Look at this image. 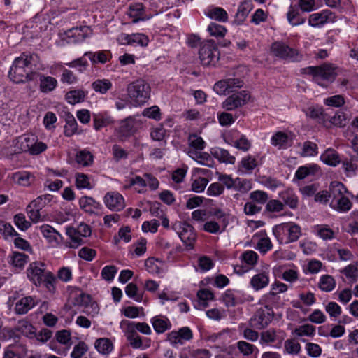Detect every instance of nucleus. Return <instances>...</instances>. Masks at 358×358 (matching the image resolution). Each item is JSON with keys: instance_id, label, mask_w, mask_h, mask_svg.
<instances>
[{"instance_id": "nucleus-28", "label": "nucleus", "mask_w": 358, "mask_h": 358, "mask_svg": "<svg viewBox=\"0 0 358 358\" xmlns=\"http://www.w3.org/2000/svg\"><path fill=\"white\" fill-rule=\"evenodd\" d=\"M188 155L198 163L210 167L213 164V158L207 152L200 151L189 150Z\"/></svg>"}, {"instance_id": "nucleus-17", "label": "nucleus", "mask_w": 358, "mask_h": 358, "mask_svg": "<svg viewBox=\"0 0 358 358\" xmlns=\"http://www.w3.org/2000/svg\"><path fill=\"white\" fill-rule=\"evenodd\" d=\"M333 13L329 10H324L321 13L311 14L308 23L312 27H318L333 20Z\"/></svg>"}, {"instance_id": "nucleus-19", "label": "nucleus", "mask_w": 358, "mask_h": 358, "mask_svg": "<svg viewBox=\"0 0 358 358\" xmlns=\"http://www.w3.org/2000/svg\"><path fill=\"white\" fill-rule=\"evenodd\" d=\"M73 303L76 306L85 307L87 309L91 308L92 314L98 313V305L91 301V297L88 294L80 293L75 298ZM84 312L87 314L91 313L88 310H84Z\"/></svg>"}, {"instance_id": "nucleus-43", "label": "nucleus", "mask_w": 358, "mask_h": 358, "mask_svg": "<svg viewBox=\"0 0 358 358\" xmlns=\"http://www.w3.org/2000/svg\"><path fill=\"white\" fill-rule=\"evenodd\" d=\"M318 153V147L316 143L311 141H306L303 143L301 157H313Z\"/></svg>"}, {"instance_id": "nucleus-55", "label": "nucleus", "mask_w": 358, "mask_h": 358, "mask_svg": "<svg viewBox=\"0 0 358 358\" xmlns=\"http://www.w3.org/2000/svg\"><path fill=\"white\" fill-rule=\"evenodd\" d=\"M283 209L284 203L278 199H271L266 205V210L271 213H279Z\"/></svg>"}, {"instance_id": "nucleus-64", "label": "nucleus", "mask_w": 358, "mask_h": 358, "mask_svg": "<svg viewBox=\"0 0 358 358\" xmlns=\"http://www.w3.org/2000/svg\"><path fill=\"white\" fill-rule=\"evenodd\" d=\"M87 346L84 342H79L74 348L71 354L73 358H81L87 352Z\"/></svg>"}, {"instance_id": "nucleus-57", "label": "nucleus", "mask_w": 358, "mask_h": 358, "mask_svg": "<svg viewBox=\"0 0 358 358\" xmlns=\"http://www.w3.org/2000/svg\"><path fill=\"white\" fill-rule=\"evenodd\" d=\"M14 222L15 225L22 231H25L31 227V223L26 220L25 215L22 213L15 215Z\"/></svg>"}, {"instance_id": "nucleus-60", "label": "nucleus", "mask_w": 358, "mask_h": 358, "mask_svg": "<svg viewBox=\"0 0 358 358\" xmlns=\"http://www.w3.org/2000/svg\"><path fill=\"white\" fill-rule=\"evenodd\" d=\"M208 31L211 36H224L227 32L224 27L213 22L209 24Z\"/></svg>"}, {"instance_id": "nucleus-26", "label": "nucleus", "mask_w": 358, "mask_h": 358, "mask_svg": "<svg viewBox=\"0 0 358 358\" xmlns=\"http://www.w3.org/2000/svg\"><path fill=\"white\" fill-rule=\"evenodd\" d=\"M179 237L187 247L189 249L193 248L196 240V234L194 231V228L190 224L184 228Z\"/></svg>"}, {"instance_id": "nucleus-4", "label": "nucleus", "mask_w": 358, "mask_h": 358, "mask_svg": "<svg viewBox=\"0 0 358 358\" xmlns=\"http://www.w3.org/2000/svg\"><path fill=\"white\" fill-rule=\"evenodd\" d=\"M127 92L134 106H142L149 100L151 87L145 80L138 79L129 84Z\"/></svg>"}, {"instance_id": "nucleus-61", "label": "nucleus", "mask_w": 358, "mask_h": 358, "mask_svg": "<svg viewBox=\"0 0 358 358\" xmlns=\"http://www.w3.org/2000/svg\"><path fill=\"white\" fill-rule=\"evenodd\" d=\"M272 246L273 245L270 238L263 237L258 241L256 248L259 250L260 252L265 254L272 248Z\"/></svg>"}, {"instance_id": "nucleus-23", "label": "nucleus", "mask_w": 358, "mask_h": 358, "mask_svg": "<svg viewBox=\"0 0 358 358\" xmlns=\"http://www.w3.org/2000/svg\"><path fill=\"white\" fill-rule=\"evenodd\" d=\"M250 283L255 291H259L268 285V275L265 272L256 274L251 278Z\"/></svg>"}, {"instance_id": "nucleus-52", "label": "nucleus", "mask_w": 358, "mask_h": 358, "mask_svg": "<svg viewBox=\"0 0 358 358\" xmlns=\"http://www.w3.org/2000/svg\"><path fill=\"white\" fill-rule=\"evenodd\" d=\"M288 141L287 135L282 131L276 132L271 138V144L280 148L284 146Z\"/></svg>"}, {"instance_id": "nucleus-47", "label": "nucleus", "mask_w": 358, "mask_h": 358, "mask_svg": "<svg viewBox=\"0 0 358 358\" xmlns=\"http://www.w3.org/2000/svg\"><path fill=\"white\" fill-rule=\"evenodd\" d=\"M342 273L351 280V282H357L358 278V264L347 266L342 271Z\"/></svg>"}, {"instance_id": "nucleus-58", "label": "nucleus", "mask_w": 358, "mask_h": 358, "mask_svg": "<svg viewBox=\"0 0 358 358\" xmlns=\"http://www.w3.org/2000/svg\"><path fill=\"white\" fill-rule=\"evenodd\" d=\"M208 183V180L206 178L199 177L192 184V189L194 192L201 193L204 191Z\"/></svg>"}, {"instance_id": "nucleus-32", "label": "nucleus", "mask_w": 358, "mask_h": 358, "mask_svg": "<svg viewBox=\"0 0 358 358\" xmlns=\"http://www.w3.org/2000/svg\"><path fill=\"white\" fill-rule=\"evenodd\" d=\"M207 15L210 18L225 22L228 20V14L224 9L220 7L210 8L207 12Z\"/></svg>"}, {"instance_id": "nucleus-27", "label": "nucleus", "mask_w": 358, "mask_h": 358, "mask_svg": "<svg viewBox=\"0 0 358 358\" xmlns=\"http://www.w3.org/2000/svg\"><path fill=\"white\" fill-rule=\"evenodd\" d=\"M87 92L82 90H73L68 92L65 95L67 102L71 105H75L84 101Z\"/></svg>"}, {"instance_id": "nucleus-45", "label": "nucleus", "mask_w": 358, "mask_h": 358, "mask_svg": "<svg viewBox=\"0 0 358 358\" xmlns=\"http://www.w3.org/2000/svg\"><path fill=\"white\" fill-rule=\"evenodd\" d=\"M222 301L227 307H233L241 302L239 299L235 295L234 292L231 290H227L222 295Z\"/></svg>"}, {"instance_id": "nucleus-54", "label": "nucleus", "mask_w": 358, "mask_h": 358, "mask_svg": "<svg viewBox=\"0 0 358 358\" xmlns=\"http://www.w3.org/2000/svg\"><path fill=\"white\" fill-rule=\"evenodd\" d=\"M76 185L78 189L91 188L88 176L82 173L76 174Z\"/></svg>"}, {"instance_id": "nucleus-41", "label": "nucleus", "mask_w": 358, "mask_h": 358, "mask_svg": "<svg viewBox=\"0 0 358 358\" xmlns=\"http://www.w3.org/2000/svg\"><path fill=\"white\" fill-rule=\"evenodd\" d=\"M213 155L222 162L231 164H234L235 163V157L231 155L227 150L218 148L214 151Z\"/></svg>"}, {"instance_id": "nucleus-8", "label": "nucleus", "mask_w": 358, "mask_h": 358, "mask_svg": "<svg viewBox=\"0 0 358 358\" xmlns=\"http://www.w3.org/2000/svg\"><path fill=\"white\" fill-rule=\"evenodd\" d=\"M271 50L273 55L282 59L296 62L302 58L297 50L290 48L282 41L274 42L271 45Z\"/></svg>"}, {"instance_id": "nucleus-51", "label": "nucleus", "mask_w": 358, "mask_h": 358, "mask_svg": "<svg viewBox=\"0 0 358 358\" xmlns=\"http://www.w3.org/2000/svg\"><path fill=\"white\" fill-rule=\"evenodd\" d=\"M93 122L94 129L99 131L102 127H106L112 124L113 120L110 117L96 115L94 117Z\"/></svg>"}, {"instance_id": "nucleus-11", "label": "nucleus", "mask_w": 358, "mask_h": 358, "mask_svg": "<svg viewBox=\"0 0 358 358\" xmlns=\"http://www.w3.org/2000/svg\"><path fill=\"white\" fill-rule=\"evenodd\" d=\"M243 84V80L240 78H227L217 81L214 85L213 90L219 95H225L242 87Z\"/></svg>"}, {"instance_id": "nucleus-5", "label": "nucleus", "mask_w": 358, "mask_h": 358, "mask_svg": "<svg viewBox=\"0 0 358 358\" xmlns=\"http://www.w3.org/2000/svg\"><path fill=\"white\" fill-rule=\"evenodd\" d=\"M273 232L280 243H289L299 239L301 227L294 222L282 223L275 226Z\"/></svg>"}, {"instance_id": "nucleus-2", "label": "nucleus", "mask_w": 358, "mask_h": 358, "mask_svg": "<svg viewBox=\"0 0 358 358\" xmlns=\"http://www.w3.org/2000/svg\"><path fill=\"white\" fill-rule=\"evenodd\" d=\"M331 189L333 199L329 203L330 207L340 213L348 212L352 208V203L346 195L350 194L348 189L338 181L331 182Z\"/></svg>"}, {"instance_id": "nucleus-25", "label": "nucleus", "mask_w": 358, "mask_h": 358, "mask_svg": "<svg viewBox=\"0 0 358 358\" xmlns=\"http://www.w3.org/2000/svg\"><path fill=\"white\" fill-rule=\"evenodd\" d=\"M94 347L100 354L107 355L113 351V343L110 338H100L96 340Z\"/></svg>"}, {"instance_id": "nucleus-15", "label": "nucleus", "mask_w": 358, "mask_h": 358, "mask_svg": "<svg viewBox=\"0 0 358 358\" xmlns=\"http://www.w3.org/2000/svg\"><path fill=\"white\" fill-rule=\"evenodd\" d=\"M104 203L113 211H120L125 206L123 196L117 192H108L104 196Z\"/></svg>"}, {"instance_id": "nucleus-37", "label": "nucleus", "mask_w": 358, "mask_h": 358, "mask_svg": "<svg viewBox=\"0 0 358 358\" xmlns=\"http://www.w3.org/2000/svg\"><path fill=\"white\" fill-rule=\"evenodd\" d=\"M154 329L159 334L164 332L171 327L169 320L166 317H155L152 322Z\"/></svg>"}, {"instance_id": "nucleus-12", "label": "nucleus", "mask_w": 358, "mask_h": 358, "mask_svg": "<svg viewBox=\"0 0 358 358\" xmlns=\"http://www.w3.org/2000/svg\"><path fill=\"white\" fill-rule=\"evenodd\" d=\"M135 124L136 120L131 116L121 121L120 127L115 130L120 141H124L136 132Z\"/></svg>"}, {"instance_id": "nucleus-31", "label": "nucleus", "mask_w": 358, "mask_h": 358, "mask_svg": "<svg viewBox=\"0 0 358 358\" xmlns=\"http://www.w3.org/2000/svg\"><path fill=\"white\" fill-rule=\"evenodd\" d=\"M14 181L22 186H29L34 180V176L26 171H20L13 174Z\"/></svg>"}, {"instance_id": "nucleus-53", "label": "nucleus", "mask_w": 358, "mask_h": 358, "mask_svg": "<svg viewBox=\"0 0 358 358\" xmlns=\"http://www.w3.org/2000/svg\"><path fill=\"white\" fill-rule=\"evenodd\" d=\"M237 348L240 352L244 356H249L252 355L255 349L257 350V348L254 345L244 341H238L237 343Z\"/></svg>"}, {"instance_id": "nucleus-50", "label": "nucleus", "mask_w": 358, "mask_h": 358, "mask_svg": "<svg viewBox=\"0 0 358 358\" xmlns=\"http://www.w3.org/2000/svg\"><path fill=\"white\" fill-rule=\"evenodd\" d=\"M197 296L199 299L200 305L203 307H206L208 306V301L213 300L214 295L209 289H203L198 292Z\"/></svg>"}, {"instance_id": "nucleus-59", "label": "nucleus", "mask_w": 358, "mask_h": 358, "mask_svg": "<svg viewBox=\"0 0 358 358\" xmlns=\"http://www.w3.org/2000/svg\"><path fill=\"white\" fill-rule=\"evenodd\" d=\"M224 186L220 182H214L207 189V194L211 196H217L224 192Z\"/></svg>"}, {"instance_id": "nucleus-48", "label": "nucleus", "mask_w": 358, "mask_h": 358, "mask_svg": "<svg viewBox=\"0 0 358 358\" xmlns=\"http://www.w3.org/2000/svg\"><path fill=\"white\" fill-rule=\"evenodd\" d=\"M128 329L129 331H135V329L139 331L140 332L149 335L151 334V329L149 325L145 322H128Z\"/></svg>"}, {"instance_id": "nucleus-1", "label": "nucleus", "mask_w": 358, "mask_h": 358, "mask_svg": "<svg viewBox=\"0 0 358 358\" xmlns=\"http://www.w3.org/2000/svg\"><path fill=\"white\" fill-rule=\"evenodd\" d=\"M31 60L32 56L26 53H22L20 57H17L8 73L10 80L16 83L34 80L38 74L31 72L29 65Z\"/></svg>"}, {"instance_id": "nucleus-9", "label": "nucleus", "mask_w": 358, "mask_h": 358, "mask_svg": "<svg viewBox=\"0 0 358 358\" xmlns=\"http://www.w3.org/2000/svg\"><path fill=\"white\" fill-rule=\"evenodd\" d=\"M250 98L248 91L241 90L228 96L222 103V107L226 110H234L247 104Z\"/></svg>"}, {"instance_id": "nucleus-34", "label": "nucleus", "mask_w": 358, "mask_h": 358, "mask_svg": "<svg viewBox=\"0 0 358 358\" xmlns=\"http://www.w3.org/2000/svg\"><path fill=\"white\" fill-rule=\"evenodd\" d=\"M318 286L324 292H331L336 287V281L331 275H324L321 276Z\"/></svg>"}, {"instance_id": "nucleus-21", "label": "nucleus", "mask_w": 358, "mask_h": 358, "mask_svg": "<svg viewBox=\"0 0 358 358\" xmlns=\"http://www.w3.org/2000/svg\"><path fill=\"white\" fill-rule=\"evenodd\" d=\"M279 197L285 206H289L291 209H296L299 205V199L296 194L292 189H287L279 193Z\"/></svg>"}, {"instance_id": "nucleus-49", "label": "nucleus", "mask_w": 358, "mask_h": 358, "mask_svg": "<svg viewBox=\"0 0 358 358\" xmlns=\"http://www.w3.org/2000/svg\"><path fill=\"white\" fill-rule=\"evenodd\" d=\"M250 199L259 204H264L268 199V194L262 190L253 191L250 194Z\"/></svg>"}, {"instance_id": "nucleus-10", "label": "nucleus", "mask_w": 358, "mask_h": 358, "mask_svg": "<svg viewBox=\"0 0 358 358\" xmlns=\"http://www.w3.org/2000/svg\"><path fill=\"white\" fill-rule=\"evenodd\" d=\"M265 308L268 310L260 308L255 313L250 320L251 327L260 330L266 328L271 322L273 318V312L269 311L271 308H268V305H266Z\"/></svg>"}, {"instance_id": "nucleus-46", "label": "nucleus", "mask_w": 358, "mask_h": 358, "mask_svg": "<svg viewBox=\"0 0 358 358\" xmlns=\"http://www.w3.org/2000/svg\"><path fill=\"white\" fill-rule=\"evenodd\" d=\"M252 188V183L250 180L246 179H241L237 178L235 179V182L233 189L243 192L246 193Z\"/></svg>"}, {"instance_id": "nucleus-56", "label": "nucleus", "mask_w": 358, "mask_h": 358, "mask_svg": "<svg viewBox=\"0 0 358 358\" xmlns=\"http://www.w3.org/2000/svg\"><path fill=\"white\" fill-rule=\"evenodd\" d=\"M66 234L71 239V243L70 245L71 248H77L78 246L83 244V238H81L82 236L78 234L75 229H67Z\"/></svg>"}, {"instance_id": "nucleus-38", "label": "nucleus", "mask_w": 358, "mask_h": 358, "mask_svg": "<svg viewBox=\"0 0 358 358\" xmlns=\"http://www.w3.org/2000/svg\"><path fill=\"white\" fill-rule=\"evenodd\" d=\"M287 16L289 22L293 26L302 24L305 22V18L300 16L298 8L294 6L289 7Z\"/></svg>"}, {"instance_id": "nucleus-22", "label": "nucleus", "mask_w": 358, "mask_h": 358, "mask_svg": "<svg viewBox=\"0 0 358 358\" xmlns=\"http://www.w3.org/2000/svg\"><path fill=\"white\" fill-rule=\"evenodd\" d=\"M127 15L132 19L133 23H136L140 20H144L145 17L144 6L141 3H136L129 6Z\"/></svg>"}, {"instance_id": "nucleus-14", "label": "nucleus", "mask_w": 358, "mask_h": 358, "mask_svg": "<svg viewBox=\"0 0 358 358\" xmlns=\"http://www.w3.org/2000/svg\"><path fill=\"white\" fill-rule=\"evenodd\" d=\"M193 334L187 327L180 328L178 331H173L168 334L167 339L173 345H182L185 341L192 338Z\"/></svg>"}, {"instance_id": "nucleus-7", "label": "nucleus", "mask_w": 358, "mask_h": 358, "mask_svg": "<svg viewBox=\"0 0 358 358\" xmlns=\"http://www.w3.org/2000/svg\"><path fill=\"white\" fill-rule=\"evenodd\" d=\"M199 55L203 66H214L219 59L220 52L215 42L210 40L201 45Z\"/></svg>"}, {"instance_id": "nucleus-63", "label": "nucleus", "mask_w": 358, "mask_h": 358, "mask_svg": "<svg viewBox=\"0 0 358 358\" xmlns=\"http://www.w3.org/2000/svg\"><path fill=\"white\" fill-rule=\"evenodd\" d=\"M315 330V327L311 324H304L300 326L294 330V333L298 336H312Z\"/></svg>"}, {"instance_id": "nucleus-13", "label": "nucleus", "mask_w": 358, "mask_h": 358, "mask_svg": "<svg viewBox=\"0 0 358 358\" xmlns=\"http://www.w3.org/2000/svg\"><path fill=\"white\" fill-rule=\"evenodd\" d=\"M92 31L87 26L73 27L65 31L69 43H80L92 35Z\"/></svg>"}, {"instance_id": "nucleus-18", "label": "nucleus", "mask_w": 358, "mask_h": 358, "mask_svg": "<svg viewBox=\"0 0 358 358\" xmlns=\"http://www.w3.org/2000/svg\"><path fill=\"white\" fill-rule=\"evenodd\" d=\"M118 40L121 43L124 45H132L136 43L141 46H146L149 41L148 38L145 35L138 33L131 35L122 34Z\"/></svg>"}, {"instance_id": "nucleus-3", "label": "nucleus", "mask_w": 358, "mask_h": 358, "mask_svg": "<svg viewBox=\"0 0 358 358\" xmlns=\"http://www.w3.org/2000/svg\"><path fill=\"white\" fill-rule=\"evenodd\" d=\"M42 262L31 263L27 269L29 279L36 286L44 285L48 290L54 289L55 278L50 271H45Z\"/></svg>"}, {"instance_id": "nucleus-16", "label": "nucleus", "mask_w": 358, "mask_h": 358, "mask_svg": "<svg viewBox=\"0 0 358 358\" xmlns=\"http://www.w3.org/2000/svg\"><path fill=\"white\" fill-rule=\"evenodd\" d=\"M38 304V301L34 296H24L17 301L15 306V312L17 315H24Z\"/></svg>"}, {"instance_id": "nucleus-29", "label": "nucleus", "mask_w": 358, "mask_h": 358, "mask_svg": "<svg viewBox=\"0 0 358 358\" xmlns=\"http://www.w3.org/2000/svg\"><path fill=\"white\" fill-rule=\"evenodd\" d=\"M36 138L34 135H26L18 138L16 146L20 152H28L34 143Z\"/></svg>"}, {"instance_id": "nucleus-20", "label": "nucleus", "mask_w": 358, "mask_h": 358, "mask_svg": "<svg viewBox=\"0 0 358 358\" xmlns=\"http://www.w3.org/2000/svg\"><path fill=\"white\" fill-rule=\"evenodd\" d=\"M252 3L250 0H245L241 2L238 6L236 14L235 15L234 23L240 25L245 20L250 10L252 9Z\"/></svg>"}, {"instance_id": "nucleus-62", "label": "nucleus", "mask_w": 358, "mask_h": 358, "mask_svg": "<svg viewBox=\"0 0 358 358\" xmlns=\"http://www.w3.org/2000/svg\"><path fill=\"white\" fill-rule=\"evenodd\" d=\"M241 258L247 264L253 266L257 262L258 255L255 251L247 250L242 254Z\"/></svg>"}, {"instance_id": "nucleus-42", "label": "nucleus", "mask_w": 358, "mask_h": 358, "mask_svg": "<svg viewBox=\"0 0 358 358\" xmlns=\"http://www.w3.org/2000/svg\"><path fill=\"white\" fill-rule=\"evenodd\" d=\"M29 257L22 252H13L10 256V262L15 267L22 268L27 262Z\"/></svg>"}, {"instance_id": "nucleus-39", "label": "nucleus", "mask_w": 358, "mask_h": 358, "mask_svg": "<svg viewBox=\"0 0 358 358\" xmlns=\"http://www.w3.org/2000/svg\"><path fill=\"white\" fill-rule=\"evenodd\" d=\"M92 87L95 92L104 94L112 87V83L108 79H98L92 83Z\"/></svg>"}, {"instance_id": "nucleus-36", "label": "nucleus", "mask_w": 358, "mask_h": 358, "mask_svg": "<svg viewBox=\"0 0 358 358\" xmlns=\"http://www.w3.org/2000/svg\"><path fill=\"white\" fill-rule=\"evenodd\" d=\"M287 286L282 282H275L271 286V290L264 296L265 303H268L277 294L285 292Z\"/></svg>"}, {"instance_id": "nucleus-6", "label": "nucleus", "mask_w": 358, "mask_h": 358, "mask_svg": "<svg viewBox=\"0 0 358 358\" xmlns=\"http://www.w3.org/2000/svg\"><path fill=\"white\" fill-rule=\"evenodd\" d=\"M304 73L313 76V80L320 84L321 80L332 82L336 77L335 69L329 64H324L320 66H309L302 69Z\"/></svg>"}, {"instance_id": "nucleus-40", "label": "nucleus", "mask_w": 358, "mask_h": 358, "mask_svg": "<svg viewBox=\"0 0 358 358\" xmlns=\"http://www.w3.org/2000/svg\"><path fill=\"white\" fill-rule=\"evenodd\" d=\"M76 161L83 166H88L93 162V155L89 151L80 150L76 154Z\"/></svg>"}, {"instance_id": "nucleus-24", "label": "nucleus", "mask_w": 358, "mask_h": 358, "mask_svg": "<svg viewBox=\"0 0 358 358\" xmlns=\"http://www.w3.org/2000/svg\"><path fill=\"white\" fill-rule=\"evenodd\" d=\"M321 160L327 165L336 166L341 162L338 153L331 148H328L320 156Z\"/></svg>"}, {"instance_id": "nucleus-30", "label": "nucleus", "mask_w": 358, "mask_h": 358, "mask_svg": "<svg viewBox=\"0 0 358 358\" xmlns=\"http://www.w3.org/2000/svg\"><path fill=\"white\" fill-rule=\"evenodd\" d=\"M40 77V90L42 92H50L54 90L57 85V80L51 76H45L39 75Z\"/></svg>"}, {"instance_id": "nucleus-44", "label": "nucleus", "mask_w": 358, "mask_h": 358, "mask_svg": "<svg viewBox=\"0 0 358 358\" xmlns=\"http://www.w3.org/2000/svg\"><path fill=\"white\" fill-rule=\"evenodd\" d=\"M162 262L157 259L148 258L145 262L147 271L151 273L159 274L162 270Z\"/></svg>"}, {"instance_id": "nucleus-33", "label": "nucleus", "mask_w": 358, "mask_h": 358, "mask_svg": "<svg viewBox=\"0 0 358 358\" xmlns=\"http://www.w3.org/2000/svg\"><path fill=\"white\" fill-rule=\"evenodd\" d=\"M314 232L323 240H331L334 238V231L327 225H315Z\"/></svg>"}, {"instance_id": "nucleus-35", "label": "nucleus", "mask_w": 358, "mask_h": 358, "mask_svg": "<svg viewBox=\"0 0 358 358\" xmlns=\"http://www.w3.org/2000/svg\"><path fill=\"white\" fill-rule=\"evenodd\" d=\"M188 145L190 150L201 151L205 148L206 143L201 136L192 134L188 136Z\"/></svg>"}]
</instances>
